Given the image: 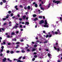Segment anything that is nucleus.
Listing matches in <instances>:
<instances>
[{
  "instance_id": "20",
  "label": "nucleus",
  "mask_w": 62,
  "mask_h": 62,
  "mask_svg": "<svg viewBox=\"0 0 62 62\" xmlns=\"http://www.w3.org/2000/svg\"><path fill=\"white\" fill-rule=\"evenodd\" d=\"M7 59L8 60V61H9V62H12V60H9V59L8 58Z\"/></svg>"
},
{
  "instance_id": "7",
  "label": "nucleus",
  "mask_w": 62,
  "mask_h": 62,
  "mask_svg": "<svg viewBox=\"0 0 62 62\" xmlns=\"http://www.w3.org/2000/svg\"><path fill=\"white\" fill-rule=\"evenodd\" d=\"M48 56L49 57V58H50V57H51V54H48Z\"/></svg>"
},
{
  "instance_id": "27",
  "label": "nucleus",
  "mask_w": 62,
  "mask_h": 62,
  "mask_svg": "<svg viewBox=\"0 0 62 62\" xmlns=\"http://www.w3.org/2000/svg\"><path fill=\"white\" fill-rule=\"evenodd\" d=\"M9 50H7V54H8L9 53Z\"/></svg>"
},
{
  "instance_id": "62",
  "label": "nucleus",
  "mask_w": 62,
  "mask_h": 62,
  "mask_svg": "<svg viewBox=\"0 0 62 62\" xmlns=\"http://www.w3.org/2000/svg\"><path fill=\"white\" fill-rule=\"evenodd\" d=\"M22 24H24V22H22Z\"/></svg>"
},
{
  "instance_id": "2",
  "label": "nucleus",
  "mask_w": 62,
  "mask_h": 62,
  "mask_svg": "<svg viewBox=\"0 0 62 62\" xmlns=\"http://www.w3.org/2000/svg\"><path fill=\"white\" fill-rule=\"evenodd\" d=\"M53 3H57V4H58V3H60V1H55V0H54L53 1Z\"/></svg>"
},
{
  "instance_id": "19",
  "label": "nucleus",
  "mask_w": 62,
  "mask_h": 62,
  "mask_svg": "<svg viewBox=\"0 0 62 62\" xmlns=\"http://www.w3.org/2000/svg\"><path fill=\"white\" fill-rule=\"evenodd\" d=\"M37 16V15L36 14H34L33 15V17H36Z\"/></svg>"
},
{
  "instance_id": "34",
  "label": "nucleus",
  "mask_w": 62,
  "mask_h": 62,
  "mask_svg": "<svg viewBox=\"0 0 62 62\" xmlns=\"http://www.w3.org/2000/svg\"><path fill=\"white\" fill-rule=\"evenodd\" d=\"M25 58V56H24L23 57V59H24Z\"/></svg>"
},
{
  "instance_id": "4",
  "label": "nucleus",
  "mask_w": 62,
  "mask_h": 62,
  "mask_svg": "<svg viewBox=\"0 0 62 62\" xmlns=\"http://www.w3.org/2000/svg\"><path fill=\"white\" fill-rule=\"evenodd\" d=\"M44 23V21H43V20H42L40 22L39 24H41L42 23Z\"/></svg>"
},
{
  "instance_id": "24",
  "label": "nucleus",
  "mask_w": 62,
  "mask_h": 62,
  "mask_svg": "<svg viewBox=\"0 0 62 62\" xmlns=\"http://www.w3.org/2000/svg\"><path fill=\"white\" fill-rule=\"evenodd\" d=\"M19 45H17L16 46V48H18V47H19Z\"/></svg>"
},
{
  "instance_id": "5",
  "label": "nucleus",
  "mask_w": 62,
  "mask_h": 62,
  "mask_svg": "<svg viewBox=\"0 0 62 62\" xmlns=\"http://www.w3.org/2000/svg\"><path fill=\"white\" fill-rule=\"evenodd\" d=\"M6 60L7 59H6V58H4V59H2L3 61V62H5Z\"/></svg>"
},
{
  "instance_id": "36",
  "label": "nucleus",
  "mask_w": 62,
  "mask_h": 62,
  "mask_svg": "<svg viewBox=\"0 0 62 62\" xmlns=\"http://www.w3.org/2000/svg\"><path fill=\"white\" fill-rule=\"evenodd\" d=\"M3 55V54H0V56H2Z\"/></svg>"
},
{
  "instance_id": "12",
  "label": "nucleus",
  "mask_w": 62,
  "mask_h": 62,
  "mask_svg": "<svg viewBox=\"0 0 62 62\" xmlns=\"http://www.w3.org/2000/svg\"><path fill=\"white\" fill-rule=\"evenodd\" d=\"M40 8L42 10H44V8H42V7H40Z\"/></svg>"
},
{
  "instance_id": "48",
  "label": "nucleus",
  "mask_w": 62,
  "mask_h": 62,
  "mask_svg": "<svg viewBox=\"0 0 62 62\" xmlns=\"http://www.w3.org/2000/svg\"><path fill=\"white\" fill-rule=\"evenodd\" d=\"M34 57H37V56L36 55H34Z\"/></svg>"
},
{
  "instance_id": "51",
  "label": "nucleus",
  "mask_w": 62,
  "mask_h": 62,
  "mask_svg": "<svg viewBox=\"0 0 62 62\" xmlns=\"http://www.w3.org/2000/svg\"><path fill=\"white\" fill-rule=\"evenodd\" d=\"M48 37H49L48 35H47L46 36V38H48Z\"/></svg>"
},
{
  "instance_id": "64",
  "label": "nucleus",
  "mask_w": 62,
  "mask_h": 62,
  "mask_svg": "<svg viewBox=\"0 0 62 62\" xmlns=\"http://www.w3.org/2000/svg\"><path fill=\"white\" fill-rule=\"evenodd\" d=\"M27 51H30V50L29 49H28L27 50Z\"/></svg>"
},
{
  "instance_id": "42",
  "label": "nucleus",
  "mask_w": 62,
  "mask_h": 62,
  "mask_svg": "<svg viewBox=\"0 0 62 62\" xmlns=\"http://www.w3.org/2000/svg\"><path fill=\"white\" fill-rule=\"evenodd\" d=\"M23 41V40L22 39L20 41H21V42H22Z\"/></svg>"
},
{
  "instance_id": "29",
  "label": "nucleus",
  "mask_w": 62,
  "mask_h": 62,
  "mask_svg": "<svg viewBox=\"0 0 62 62\" xmlns=\"http://www.w3.org/2000/svg\"><path fill=\"white\" fill-rule=\"evenodd\" d=\"M34 47H37V45H34Z\"/></svg>"
},
{
  "instance_id": "6",
  "label": "nucleus",
  "mask_w": 62,
  "mask_h": 62,
  "mask_svg": "<svg viewBox=\"0 0 62 62\" xmlns=\"http://www.w3.org/2000/svg\"><path fill=\"white\" fill-rule=\"evenodd\" d=\"M57 31L58 32V33L59 34V35H60V34H61V33H60V31L59 30H57Z\"/></svg>"
},
{
  "instance_id": "45",
  "label": "nucleus",
  "mask_w": 62,
  "mask_h": 62,
  "mask_svg": "<svg viewBox=\"0 0 62 62\" xmlns=\"http://www.w3.org/2000/svg\"><path fill=\"white\" fill-rule=\"evenodd\" d=\"M8 13H9V14H10L11 13V11H9L8 12Z\"/></svg>"
},
{
  "instance_id": "63",
  "label": "nucleus",
  "mask_w": 62,
  "mask_h": 62,
  "mask_svg": "<svg viewBox=\"0 0 62 62\" xmlns=\"http://www.w3.org/2000/svg\"><path fill=\"white\" fill-rule=\"evenodd\" d=\"M20 30H21V31H23V29H20Z\"/></svg>"
},
{
  "instance_id": "10",
  "label": "nucleus",
  "mask_w": 62,
  "mask_h": 62,
  "mask_svg": "<svg viewBox=\"0 0 62 62\" xmlns=\"http://www.w3.org/2000/svg\"><path fill=\"white\" fill-rule=\"evenodd\" d=\"M9 7V6L8 5H6L5 6V8H8Z\"/></svg>"
},
{
  "instance_id": "44",
  "label": "nucleus",
  "mask_w": 62,
  "mask_h": 62,
  "mask_svg": "<svg viewBox=\"0 0 62 62\" xmlns=\"http://www.w3.org/2000/svg\"><path fill=\"white\" fill-rule=\"evenodd\" d=\"M22 58V57H20L18 58V59H20Z\"/></svg>"
},
{
  "instance_id": "17",
  "label": "nucleus",
  "mask_w": 62,
  "mask_h": 62,
  "mask_svg": "<svg viewBox=\"0 0 62 62\" xmlns=\"http://www.w3.org/2000/svg\"><path fill=\"white\" fill-rule=\"evenodd\" d=\"M35 7H36V8H37V7H38V5H37V4H35Z\"/></svg>"
},
{
  "instance_id": "22",
  "label": "nucleus",
  "mask_w": 62,
  "mask_h": 62,
  "mask_svg": "<svg viewBox=\"0 0 62 62\" xmlns=\"http://www.w3.org/2000/svg\"><path fill=\"white\" fill-rule=\"evenodd\" d=\"M28 9H30V6H28Z\"/></svg>"
},
{
  "instance_id": "14",
  "label": "nucleus",
  "mask_w": 62,
  "mask_h": 62,
  "mask_svg": "<svg viewBox=\"0 0 62 62\" xmlns=\"http://www.w3.org/2000/svg\"><path fill=\"white\" fill-rule=\"evenodd\" d=\"M26 17V16H23V19H25Z\"/></svg>"
},
{
  "instance_id": "47",
  "label": "nucleus",
  "mask_w": 62,
  "mask_h": 62,
  "mask_svg": "<svg viewBox=\"0 0 62 62\" xmlns=\"http://www.w3.org/2000/svg\"><path fill=\"white\" fill-rule=\"evenodd\" d=\"M3 44L4 45H5V44H6V42H3Z\"/></svg>"
},
{
  "instance_id": "38",
  "label": "nucleus",
  "mask_w": 62,
  "mask_h": 62,
  "mask_svg": "<svg viewBox=\"0 0 62 62\" xmlns=\"http://www.w3.org/2000/svg\"><path fill=\"white\" fill-rule=\"evenodd\" d=\"M21 61V60H17V62H20Z\"/></svg>"
},
{
  "instance_id": "23",
  "label": "nucleus",
  "mask_w": 62,
  "mask_h": 62,
  "mask_svg": "<svg viewBox=\"0 0 62 62\" xmlns=\"http://www.w3.org/2000/svg\"><path fill=\"white\" fill-rule=\"evenodd\" d=\"M39 18L40 19H42V17L41 16H40L39 17Z\"/></svg>"
},
{
  "instance_id": "57",
  "label": "nucleus",
  "mask_w": 62,
  "mask_h": 62,
  "mask_svg": "<svg viewBox=\"0 0 62 62\" xmlns=\"http://www.w3.org/2000/svg\"><path fill=\"white\" fill-rule=\"evenodd\" d=\"M43 32L44 33H45V31H43Z\"/></svg>"
},
{
  "instance_id": "15",
  "label": "nucleus",
  "mask_w": 62,
  "mask_h": 62,
  "mask_svg": "<svg viewBox=\"0 0 62 62\" xmlns=\"http://www.w3.org/2000/svg\"><path fill=\"white\" fill-rule=\"evenodd\" d=\"M38 20V18H36L34 19V21H36Z\"/></svg>"
},
{
  "instance_id": "39",
  "label": "nucleus",
  "mask_w": 62,
  "mask_h": 62,
  "mask_svg": "<svg viewBox=\"0 0 62 62\" xmlns=\"http://www.w3.org/2000/svg\"><path fill=\"white\" fill-rule=\"evenodd\" d=\"M0 4L1 5H2L3 4V2H1L0 3Z\"/></svg>"
},
{
  "instance_id": "60",
  "label": "nucleus",
  "mask_w": 62,
  "mask_h": 62,
  "mask_svg": "<svg viewBox=\"0 0 62 62\" xmlns=\"http://www.w3.org/2000/svg\"><path fill=\"white\" fill-rule=\"evenodd\" d=\"M9 23V24H11V22H10Z\"/></svg>"
},
{
  "instance_id": "28",
  "label": "nucleus",
  "mask_w": 62,
  "mask_h": 62,
  "mask_svg": "<svg viewBox=\"0 0 62 62\" xmlns=\"http://www.w3.org/2000/svg\"><path fill=\"white\" fill-rule=\"evenodd\" d=\"M3 2L4 3H6V0H3Z\"/></svg>"
},
{
  "instance_id": "55",
  "label": "nucleus",
  "mask_w": 62,
  "mask_h": 62,
  "mask_svg": "<svg viewBox=\"0 0 62 62\" xmlns=\"http://www.w3.org/2000/svg\"><path fill=\"white\" fill-rule=\"evenodd\" d=\"M15 18V16H14L12 17V18L13 19H14Z\"/></svg>"
},
{
  "instance_id": "52",
  "label": "nucleus",
  "mask_w": 62,
  "mask_h": 62,
  "mask_svg": "<svg viewBox=\"0 0 62 62\" xmlns=\"http://www.w3.org/2000/svg\"><path fill=\"white\" fill-rule=\"evenodd\" d=\"M33 54H37V53H36V52H34L33 53Z\"/></svg>"
},
{
  "instance_id": "33",
  "label": "nucleus",
  "mask_w": 62,
  "mask_h": 62,
  "mask_svg": "<svg viewBox=\"0 0 62 62\" xmlns=\"http://www.w3.org/2000/svg\"><path fill=\"white\" fill-rule=\"evenodd\" d=\"M4 47L3 46H2L1 47V48L2 49H4Z\"/></svg>"
},
{
  "instance_id": "61",
  "label": "nucleus",
  "mask_w": 62,
  "mask_h": 62,
  "mask_svg": "<svg viewBox=\"0 0 62 62\" xmlns=\"http://www.w3.org/2000/svg\"><path fill=\"white\" fill-rule=\"evenodd\" d=\"M19 20H20V21H22V19L20 18L19 19Z\"/></svg>"
},
{
  "instance_id": "43",
  "label": "nucleus",
  "mask_w": 62,
  "mask_h": 62,
  "mask_svg": "<svg viewBox=\"0 0 62 62\" xmlns=\"http://www.w3.org/2000/svg\"><path fill=\"white\" fill-rule=\"evenodd\" d=\"M10 37V36L9 35H8L7 36V38H9Z\"/></svg>"
},
{
  "instance_id": "8",
  "label": "nucleus",
  "mask_w": 62,
  "mask_h": 62,
  "mask_svg": "<svg viewBox=\"0 0 62 62\" xmlns=\"http://www.w3.org/2000/svg\"><path fill=\"white\" fill-rule=\"evenodd\" d=\"M35 50H36V49L35 48H33L32 49V52H33V51H35Z\"/></svg>"
},
{
  "instance_id": "3",
  "label": "nucleus",
  "mask_w": 62,
  "mask_h": 62,
  "mask_svg": "<svg viewBox=\"0 0 62 62\" xmlns=\"http://www.w3.org/2000/svg\"><path fill=\"white\" fill-rule=\"evenodd\" d=\"M54 49L57 51H59V50L60 49V48H58L57 49L56 48V47L55 46L54 47Z\"/></svg>"
},
{
  "instance_id": "26",
  "label": "nucleus",
  "mask_w": 62,
  "mask_h": 62,
  "mask_svg": "<svg viewBox=\"0 0 62 62\" xmlns=\"http://www.w3.org/2000/svg\"><path fill=\"white\" fill-rule=\"evenodd\" d=\"M55 34H56V35H57L58 34V32L57 31H55Z\"/></svg>"
},
{
  "instance_id": "25",
  "label": "nucleus",
  "mask_w": 62,
  "mask_h": 62,
  "mask_svg": "<svg viewBox=\"0 0 62 62\" xmlns=\"http://www.w3.org/2000/svg\"><path fill=\"white\" fill-rule=\"evenodd\" d=\"M15 33L14 32H12V33H11V35H14L15 34Z\"/></svg>"
},
{
  "instance_id": "1",
  "label": "nucleus",
  "mask_w": 62,
  "mask_h": 62,
  "mask_svg": "<svg viewBox=\"0 0 62 62\" xmlns=\"http://www.w3.org/2000/svg\"><path fill=\"white\" fill-rule=\"evenodd\" d=\"M44 24L46 25H44V27H48L49 26L48 25H46L48 24L47 22V21L46 20H45V21Z\"/></svg>"
},
{
  "instance_id": "21",
  "label": "nucleus",
  "mask_w": 62,
  "mask_h": 62,
  "mask_svg": "<svg viewBox=\"0 0 62 62\" xmlns=\"http://www.w3.org/2000/svg\"><path fill=\"white\" fill-rule=\"evenodd\" d=\"M8 45H11V43L10 42H9L8 43Z\"/></svg>"
},
{
  "instance_id": "53",
  "label": "nucleus",
  "mask_w": 62,
  "mask_h": 62,
  "mask_svg": "<svg viewBox=\"0 0 62 62\" xmlns=\"http://www.w3.org/2000/svg\"><path fill=\"white\" fill-rule=\"evenodd\" d=\"M3 51V49H2L0 51V52H2Z\"/></svg>"
},
{
  "instance_id": "54",
  "label": "nucleus",
  "mask_w": 62,
  "mask_h": 62,
  "mask_svg": "<svg viewBox=\"0 0 62 62\" xmlns=\"http://www.w3.org/2000/svg\"><path fill=\"white\" fill-rule=\"evenodd\" d=\"M50 6V4H49L48 5V7L49 8Z\"/></svg>"
},
{
  "instance_id": "59",
  "label": "nucleus",
  "mask_w": 62,
  "mask_h": 62,
  "mask_svg": "<svg viewBox=\"0 0 62 62\" xmlns=\"http://www.w3.org/2000/svg\"><path fill=\"white\" fill-rule=\"evenodd\" d=\"M16 33H19V31H17L16 32Z\"/></svg>"
},
{
  "instance_id": "40",
  "label": "nucleus",
  "mask_w": 62,
  "mask_h": 62,
  "mask_svg": "<svg viewBox=\"0 0 62 62\" xmlns=\"http://www.w3.org/2000/svg\"><path fill=\"white\" fill-rule=\"evenodd\" d=\"M19 6H20V8H23V6H22V5H20Z\"/></svg>"
},
{
  "instance_id": "37",
  "label": "nucleus",
  "mask_w": 62,
  "mask_h": 62,
  "mask_svg": "<svg viewBox=\"0 0 62 62\" xmlns=\"http://www.w3.org/2000/svg\"><path fill=\"white\" fill-rule=\"evenodd\" d=\"M20 27H21V28H22L23 27V26H22V25H20Z\"/></svg>"
},
{
  "instance_id": "58",
  "label": "nucleus",
  "mask_w": 62,
  "mask_h": 62,
  "mask_svg": "<svg viewBox=\"0 0 62 62\" xmlns=\"http://www.w3.org/2000/svg\"><path fill=\"white\" fill-rule=\"evenodd\" d=\"M57 62H61V61H60L59 60H58L57 61Z\"/></svg>"
},
{
  "instance_id": "13",
  "label": "nucleus",
  "mask_w": 62,
  "mask_h": 62,
  "mask_svg": "<svg viewBox=\"0 0 62 62\" xmlns=\"http://www.w3.org/2000/svg\"><path fill=\"white\" fill-rule=\"evenodd\" d=\"M17 8V6H16L15 7V8H16V10H18V8Z\"/></svg>"
},
{
  "instance_id": "31",
  "label": "nucleus",
  "mask_w": 62,
  "mask_h": 62,
  "mask_svg": "<svg viewBox=\"0 0 62 62\" xmlns=\"http://www.w3.org/2000/svg\"><path fill=\"white\" fill-rule=\"evenodd\" d=\"M2 20L3 21H5V20H6V18H3Z\"/></svg>"
},
{
  "instance_id": "32",
  "label": "nucleus",
  "mask_w": 62,
  "mask_h": 62,
  "mask_svg": "<svg viewBox=\"0 0 62 62\" xmlns=\"http://www.w3.org/2000/svg\"><path fill=\"white\" fill-rule=\"evenodd\" d=\"M35 60V58H33L32 59V60L33 61H34V60Z\"/></svg>"
},
{
  "instance_id": "49",
  "label": "nucleus",
  "mask_w": 62,
  "mask_h": 62,
  "mask_svg": "<svg viewBox=\"0 0 62 62\" xmlns=\"http://www.w3.org/2000/svg\"><path fill=\"white\" fill-rule=\"evenodd\" d=\"M13 14H11V16H13Z\"/></svg>"
},
{
  "instance_id": "35",
  "label": "nucleus",
  "mask_w": 62,
  "mask_h": 62,
  "mask_svg": "<svg viewBox=\"0 0 62 62\" xmlns=\"http://www.w3.org/2000/svg\"><path fill=\"white\" fill-rule=\"evenodd\" d=\"M52 34H53V35H54V31H52Z\"/></svg>"
},
{
  "instance_id": "56",
  "label": "nucleus",
  "mask_w": 62,
  "mask_h": 62,
  "mask_svg": "<svg viewBox=\"0 0 62 62\" xmlns=\"http://www.w3.org/2000/svg\"><path fill=\"white\" fill-rule=\"evenodd\" d=\"M1 29L3 31H4V29L3 28H1Z\"/></svg>"
},
{
  "instance_id": "9",
  "label": "nucleus",
  "mask_w": 62,
  "mask_h": 62,
  "mask_svg": "<svg viewBox=\"0 0 62 62\" xmlns=\"http://www.w3.org/2000/svg\"><path fill=\"white\" fill-rule=\"evenodd\" d=\"M29 24V23L28 22H26L25 23V25L27 24Z\"/></svg>"
},
{
  "instance_id": "46",
  "label": "nucleus",
  "mask_w": 62,
  "mask_h": 62,
  "mask_svg": "<svg viewBox=\"0 0 62 62\" xmlns=\"http://www.w3.org/2000/svg\"><path fill=\"white\" fill-rule=\"evenodd\" d=\"M47 41H45L44 42V43H47Z\"/></svg>"
},
{
  "instance_id": "41",
  "label": "nucleus",
  "mask_w": 62,
  "mask_h": 62,
  "mask_svg": "<svg viewBox=\"0 0 62 62\" xmlns=\"http://www.w3.org/2000/svg\"><path fill=\"white\" fill-rule=\"evenodd\" d=\"M52 37V35H49V38H50V37Z\"/></svg>"
},
{
  "instance_id": "11",
  "label": "nucleus",
  "mask_w": 62,
  "mask_h": 62,
  "mask_svg": "<svg viewBox=\"0 0 62 62\" xmlns=\"http://www.w3.org/2000/svg\"><path fill=\"white\" fill-rule=\"evenodd\" d=\"M10 53L11 54H13L14 53V52L13 51H11L10 52Z\"/></svg>"
},
{
  "instance_id": "18",
  "label": "nucleus",
  "mask_w": 62,
  "mask_h": 62,
  "mask_svg": "<svg viewBox=\"0 0 62 62\" xmlns=\"http://www.w3.org/2000/svg\"><path fill=\"white\" fill-rule=\"evenodd\" d=\"M20 43L19 42H17L16 43V44H20Z\"/></svg>"
},
{
  "instance_id": "16",
  "label": "nucleus",
  "mask_w": 62,
  "mask_h": 62,
  "mask_svg": "<svg viewBox=\"0 0 62 62\" xmlns=\"http://www.w3.org/2000/svg\"><path fill=\"white\" fill-rule=\"evenodd\" d=\"M18 27V26H14V28H17Z\"/></svg>"
},
{
  "instance_id": "50",
  "label": "nucleus",
  "mask_w": 62,
  "mask_h": 62,
  "mask_svg": "<svg viewBox=\"0 0 62 62\" xmlns=\"http://www.w3.org/2000/svg\"><path fill=\"white\" fill-rule=\"evenodd\" d=\"M17 16L18 17H20V15L19 14H18V15Z\"/></svg>"
},
{
  "instance_id": "30",
  "label": "nucleus",
  "mask_w": 62,
  "mask_h": 62,
  "mask_svg": "<svg viewBox=\"0 0 62 62\" xmlns=\"http://www.w3.org/2000/svg\"><path fill=\"white\" fill-rule=\"evenodd\" d=\"M21 52L22 53H25V51H24V50H22L21 51Z\"/></svg>"
}]
</instances>
